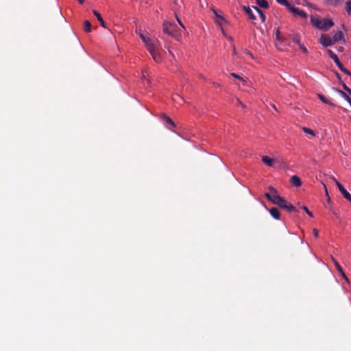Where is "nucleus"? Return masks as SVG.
Wrapping results in <instances>:
<instances>
[{"label": "nucleus", "instance_id": "nucleus-48", "mask_svg": "<svg viewBox=\"0 0 351 351\" xmlns=\"http://www.w3.org/2000/svg\"><path fill=\"white\" fill-rule=\"evenodd\" d=\"M274 108L276 110H277V109H276V106H274Z\"/></svg>", "mask_w": 351, "mask_h": 351}, {"label": "nucleus", "instance_id": "nucleus-12", "mask_svg": "<svg viewBox=\"0 0 351 351\" xmlns=\"http://www.w3.org/2000/svg\"><path fill=\"white\" fill-rule=\"evenodd\" d=\"M242 9L248 15L249 18L251 19V20H255L256 19V16L255 15L253 14L252 10L250 9V7H247L246 5H243L242 7Z\"/></svg>", "mask_w": 351, "mask_h": 351}, {"label": "nucleus", "instance_id": "nucleus-25", "mask_svg": "<svg viewBox=\"0 0 351 351\" xmlns=\"http://www.w3.org/2000/svg\"><path fill=\"white\" fill-rule=\"evenodd\" d=\"M302 130H303L305 133H306V134H311V135H312V136H313L315 135V132H314L313 130H311V129H310V128H308L303 127V128H302Z\"/></svg>", "mask_w": 351, "mask_h": 351}, {"label": "nucleus", "instance_id": "nucleus-9", "mask_svg": "<svg viewBox=\"0 0 351 351\" xmlns=\"http://www.w3.org/2000/svg\"><path fill=\"white\" fill-rule=\"evenodd\" d=\"M333 25L334 23L332 22V20L328 19H324L323 20H322L320 29L327 30L328 29L333 26Z\"/></svg>", "mask_w": 351, "mask_h": 351}, {"label": "nucleus", "instance_id": "nucleus-30", "mask_svg": "<svg viewBox=\"0 0 351 351\" xmlns=\"http://www.w3.org/2000/svg\"><path fill=\"white\" fill-rule=\"evenodd\" d=\"M293 41L296 43L298 45H300L301 43H300V38L298 35L295 36L293 38Z\"/></svg>", "mask_w": 351, "mask_h": 351}, {"label": "nucleus", "instance_id": "nucleus-1", "mask_svg": "<svg viewBox=\"0 0 351 351\" xmlns=\"http://www.w3.org/2000/svg\"><path fill=\"white\" fill-rule=\"evenodd\" d=\"M140 38L145 43L153 60L157 63L160 62L162 61V57L158 47V44L159 43L158 40L157 39L150 38L149 36L145 35H140Z\"/></svg>", "mask_w": 351, "mask_h": 351}, {"label": "nucleus", "instance_id": "nucleus-23", "mask_svg": "<svg viewBox=\"0 0 351 351\" xmlns=\"http://www.w3.org/2000/svg\"><path fill=\"white\" fill-rule=\"evenodd\" d=\"M84 29L86 32H90L92 29V25L88 21H85Z\"/></svg>", "mask_w": 351, "mask_h": 351}, {"label": "nucleus", "instance_id": "nucleus-16", "mask_svg": "<svg viewBox=\"0 0 351 351\" xmlns=\"http://www.w3.org/2000/svg\"><path fill=\"white\" fill-rule=\"evenodd\" d=\"M262 161L269 167H272L274 165V159L269 158L267 156H265L262 158Z\"/></svg>", "mask_w": 351, "mask_h": 351}, {"label": "nucleus", "instance_id": "nucleus-35", "mask_svg": "<svg viewBox=\"0 0 351 351\" xmlns=\"http://www.w3.org/2000/svg\"><path fill=\"white\" fill-rule=\"evenodd\" d=\"M237 103L243 108L245 107V106L239 99H237Z\"/></svg>", "mask_w": 351, "mask_h": 351}, {"label": "nucleus", "instance_id": "nucleus-44", "mask_svg": "<svg viewBox=\"0 0 351 351\" xmlns=\"http://www.w3.org/2000/svg\"><path fill=\"white\" fill-rule=\"evenodd\" d=\"M213 13L215 14V16H217L218 15L217 12L216 10H213Z\"/></svg>", "mask_w": 351, "mask_h": 351}, {"label": "nucleus", "instance_id": "nucleus-22", "mask_svg": "<svg viewBox=\"0 0 351 351\" xmlns=\"http://www.w3.org/2000/svg\"><path fill=\"white\" fill-rule=\"evenodd\" d=\"M318 96H319V98L320 99V100H321L322 102H324V103H325V104H328V105H330V106H335V104H334L332 102H331L329 99H327L325 96H324L323 95H320V94H319V95H318Z\"/></svg>", "mask_w": 351, "mask_h": 351}, {"label": "nucleus", "instance_id": "nucleus-42", "mask_svg": "<svg viewBox=\"0 0 351 351\" xmlns=\"http://www.w3.org/2000/svg\"><path fill=\"white\" fill-rule=\"evenodd\" d=\"M80 4H82L84 0H77Z\"/></svg>", "mask_w": 351, "mask_h": 351}, {"label": "nucleus", "instance_id": "nucleus-26", "mask_svg": "<svg viewBox=\"0 0 351 351\" xmlns=\"http://www.w3.org/2000/svg\"><path fill=\"white\" fill-rule=\"evenodd\" d=\"M280 5H285L286 8L289 6V3L287 0H276Z\"/></svg>", "mask_w": 351, "mask_h": 351}, {"label": "nucleus", "instance_id": "nucleus-21", "mask_svg": "<svg viewBox=\"0 0 351 351\" xmlns=\"http://www.w3.org/2000/svg\"><path fill=\"white\" fill-rule=\"evenodd\" d=\"M256 4L265 9H267L269 8V3L266 0H256Z\"/></svg>", "mask_w": 351, "mask_h": 351}, {"label": "nucleus", "instance_id": "nucleus-5", "mask_svg": "<svg viewBox=\"0 0 351 351\" xmlns=\"http://www.w3.org/2000/svg\"><path fill=\"white\" fill-rule=\"evenodd\" d=\"M326 52L342 72L351 76V73L343 66L337 54L330 49H327Z\"/></svg>", "mask_w": 351, "mask_h": 351}, {"label": "nucleus", "instance_id": "nucleus-6", "mask_svg": "<svg viewBox=\"0 0 351 351\" xmlns=\"http://www.w3.org/2000/svg\"><path fill=\"white\" fill-rule=\"evenodd\" d=\"M287 8L291 12H292L294 16H299L304 19L307 18V14L304 11L300 10L298 8H295V7L293 6L290 3H289V6H287Z\"/></svg>", "mask_w": 351, "mask_h": 351}, {"label": "nucleus", "instance_id": "nucleus-28", "mask_svg": "<svg viewBox=\"0 0 351 351\" xmlns=\"http://www.w3.org/2000/svg\"><path fill=\"white\" fill-rule=\"evenodd\" d=\"M175 16H176V20H177L178 23H179V25L182 27V29H185L184 25L182 23L180 18L178 16V14L176 12H175Z\"/></svg>", "mask_w": 351, "mask_h": 351}, {"label": "nucleus", "instance_id": "nucleus-18", "mask_svg": "<svg viewBox=\"0 0 351 351\" xmlns=\"http://www.w3.org/2000/svg\"><path fill=\"white\" fill-rule=\"evenodd\" d=\"M281 208L286 209L289 213L296 210L295 208L292 204H288L287 201L285 204L282 206Z\"/></svg>", "mask_w": 351, "mask_h": 351}, {"label": "nucleus", "instance_id": "nucleus-20", "mask_svg": "<svg viewBox=\"0 0 351 351\" xmlns=\"http://www.w3.org/2000/svg\"><path fill=\"white\" fill-rule=\"evenodd\" d=\"M93 14L94 15L97 17V20L99 21L100 23V25L103 27H106V23L104 22V21L103 20L101 14L97 12L96 10H93Z\"/></svg>", "mask_w": 351, "mask_h": 351}, {"label": "nucleus", "instance_id": "nucleus-47", "mask_svg": "<svg viewBox=\"0 0 351 351\" xmlns=\"http://www.w3.org/2000/svg\"><path fill=\"white\" fill-rule=\"evenodd\" d=\"M337 76L338 78H339V80H341L340 76H339V75L338 73H337Z\"/></svg>", "mask_w": 351, "mask_h": 351}, {"label": "nucleus", "instance_id": "nucleus-41", "mask_svg": "<svg viewBox=\"0 0 351 351\" xmlns=\"http://www.w3.org/2000/svg\"><path fill=\"white\" fill-rule=\"evenodd\" d=\"M332 180L335 182V184H337V182H339L335 179V177H332Z\"/></svg>", "mask_w": 351, "mask_h": 351}, {"label": "nucleus", "instance_id": "nucleus-19", "mask_svg": "<svg viewBox=\"0 0 351 351\" xmlns=\"http://www.w3.org/2000/svg\"><path fill=\"white\" fill-rule=\"evenodd\" d=\"M334 261V263H335V265L337 268V269L338 270V271L340 273V274L347 280L348 281V279L347 278V276H346L345 273L343 272V269L342 267H341V265L335 260H333Z\"/></svg>", "mask_w": 351, "mask_h": 351}, {"label": "nucleus", "instance_id": "nucleus-7", "mask_svg": "<svg viewBox=\"0 0 351 351\" xmlns=\"http://www.w3.org/2000/svg\"><path fill=\"white\" fill-rule=\"evenodd\" d=\"M319 43L324 47L331 46L335 43L332 38L327 34H322L321 36Z\"/></svg>", "mask_w": 351, "mask_h": 351}, {"label": "nucleus", "instance_id": "nucleus-29", "mask_svg": "<svg viewBox=\"0 0 351 351\" xmlns=\"http://www.w3.org/2000/svg\"><path fill=\"white\" fill-rule=\"evenodd\" d=\"M258 14L261 19L262 22H265L266 20V16L262 10H258Z\"/></svg>", "mask_w": 351, "mask_h": 351}, {"label": "nucleus", "instance_id": "nucleus-32", "mask_svg": "<svg viewBox=\"0 0 351 351\" xmlns=\"http://www.w3.org/2000/svg\"><path fill=\"white\" fill-rule=\"evenodd\" d=\"M231 75L232 77H234V78H237V79H238V80H239L241 81H244V80H243V78L242 77L239 76V75H237L236 73H231Z\"/></svg>", "mask_w": 351, "mask_h": 351}, {"label": "nucleus", "instance_id": "nucleus-17", "mask_svg": "<svg viewBox=\"0 0 351 351\" xmlns=\"http://www.w3.org/2000/svg\"><path fill=\"white\" fill-rule=\"evenodd\" d=\"M311 23L313 26L320 29L322 20L318 18L311 17Z\"/></svg>", "mask_w": 351, "mask_h": 351}, {"label": "nucleus", "instance_id": "nucleus-15", "mask_svg": "<svg viewBox=\"0 0 351 351\" xmlns=\"http://www.w3.org/2000/svg\"><path fill=\"white\" fill-rule=\"evenodd\" d=\"M344 38L343 34L341 31H338L332 37L334 43L341 40Z\"/></svg>", "mask_w": 351, "mask_h": 351}, {"label": "nucleus", "instance_id": "nucleus-14", "mask_svg": "<svg viewBox=\"0 0 351 351\" xmlns=\"http://www.w3.org/2000/svg\"><path fill=\"white\" fill-rule=\"evenodd\" d=\"M291 183L295 186H300L302 184V182L300 178L297 176H293L291 178Z\"/></svg>", "mask_w": 351, "mask_h": 351}, {"label": "nucleus", "instance_id": "nucleus-31", "mask_svg": "<svg viewBox=\"0 0 351 351\" xmlns=\"http://www.w3.org/2000/svg\"><path fill=\"white\" fill-rule=\"evenodd\" d=\"M302 209L304 210L305 212L308 214V215H309L311 217H313L312 212H311L306 206H303Z\"/></svg>", "mask_w": 351, "mask_h": 351}, {"label": "nucleus", "instance_id": "nucleus-27", "mask_svg": "<svg viewBox=\"0 0 351 351\" xmlns=\"http://www.w3.org/2000/svg\"><path fill=\"white\" fill-rule=\"evenodd\" d=\"M340 84H341L343 88L348 93L351 95V89L348 88L342 81H341Z\"/></svg>", "mask_w": 351, "mask_h": 351}, {"label": "nucleus", "instance_id": "nucleus-13", "mask_svg": "<svg viewBox=\"0 0 351 351\" xmlns=\"http://www.w3.org/2000/svg\"><path fill=\"white\" fill-rule=\"evenodd\" d=\"M270 215L276 219H280V211L278 208L273 207L269 210Z\"/></svg>", "mask_w": 351, "mask_h": 351}, {"label": "nucleus", "instance_id": "nucleus-46", "mask_svg": "<svg viewBox=\"0 0 351 351\" xmlns=\"http://www.w3.org/2000/svg\"><path fill=\"white\" fill-rule=\"evenodd\" d=\"M236 54V50H235V48H234L233 49V55H235Z\"/></svg>", "mask_w": 351, "mask_h": 351}, {"label": "nucleus", "instance_id": "nucleus-33", "mask_svg": "<svg viewBox=\"0 0 351 351\" xmlns=\"http://www.w3.org/2000/svg\"><path fill=\"white\" fill-rule=\"evenodd\" d=\"M298 46L304 53H306L308 52L307 49L302 44H300V45Z\"/></svg>", "mask_w": 351, "mask_h": 351}, {"label": "nucleus", "instance_id": "nucleus-40", "mask_svg": "<svg viewBox=\"0 0 351 351\" xmlns=\"http://www.w3.org/2000/svg\"><path fill=\"white\" fill-rule=\"evenodd\" d=\"M173 1L174 4L178 5V3H179V1H180V0H173Z\"/></svg>", "mask_w": 351, "mask_h": 351}, {"label": "nucleus", "instance_id": "nucleus-45", "mask_svg": "<svg viewBox=\"0 0 351 351\" xmlns=\"http://www.w3.org/2000/svg\"><path fill=\"white\" fill-rule=\"evenodd\" d=\"M168 51L171 56H173L172 51L170 49H168Z\"/></svg>", "mask_w": 351, "mask_h": 351}, {"label": "nucleus", "instance_id": "nucleus-38", "mask_svg": "<svg viewBox=\"0 0 351 351\" xmlns=\"http://www.w3.org/2000/svg\"><path fill=\"white\" fill-rule=\"evenodd\" d=\"M141 31V29H139V32H138V29L136 28V32L137 34H138V35H139V36H140V35H144V34H143Z\"/></svg>", "mask_w": 351, "mask_h": 351}, {"label": "nucleus", "instance_id": "nucleus-39", "mask_svg": "<svg viewBox=\"0 0 351 351\" xmlns=\"http://www.w3.org/2000/svg\"><path fill=\"white\" fill-rule=\"evenodd\" d=\"M252 8L258 13V10H261L258 7L256 6H252Z\"/></svg>", "mask_w": 351, "mask_h": 351}, {"label": "nucleus", "instance_id": "nucleus-37", "mask_svg": "<svg viewBox=\"0 0 351 351\" xmlns=\"http://www.w3.org/2000/svg\"><path fill=\"white\" fill-rule=\"evenodd\" d=\"M217 17L219 20H221V21H224V19H223V16H221V15H219V14H218V15L217 16Z\"/></svg>", "mask_w": 351, "mask_h": 351}, {"label": "nucleus", "instance_id": "nucleus-3", "mask_svg": "<svg viewBox=\"0 0 351 351\" xmlns=\"http://www.w3.org/2000/svg\"><path fill=\"white\" fill-rule=\"evenodd\" d=\"M268 189L269 193H266L265 194V197L274 204H276L281 208L285 204L286 200L278 195L277 190L274 187L269 186Z\"/></svg>", "mask_w": 351, "mask_h": 351}, {"label": "nucleus", "instance_id": "nucleus-43", "mask_svg": "<svg viewBox=\"0 0 351 351\" xmlns=\"http://www.w3.org/2000/svg\"><path fill=\"white\" fill-rule=\"evenodd\" d=\"M213 13L215 14V16H217L218 15L217 12L216 10H213Z\"/></svg>", "mask_w": 351, "mask_h": 351}, {"label": "nucleus", "instance_id": "nucleus-4", "mask_svg": "<svg viewBox=\"0 0 351 351\" xmlns=\"http://www.w3.org/2000/svg\"><path fill=\"white\" fill-rule=\"evenodd\" d=\"M162 32L176 40H180V34L177 30V25L173 21H165L162 25Z\"/></svg>", "mask_w": 351, "mask_h": 351}, {"label": "nucleus", "instance_id": "nucleus-34", "mask_svg": "<svg viewBox=\"0 0 351 351\" xmlns=\"http://www.w3.org/2000/svg\"><path fill=\"white\" fill-rule=\"evenodd\" d=\"M313 235L315 237H318L319 236V231L318 230H317L316 228H314L313 230Z\"/></svg>", "mask_w": 351, "mask_h": 351}, {"label": "nucleus", "instance_id": "nucleus-11", "mask_svg": "<svg viewBox=\"0 0 351 351\" xmlns=\"http://www.w3.org/2000/svg\"><path fill=\"white\" fill-rule=\"evenodd\" d=\"M162 119L163 120L165 121V123H166V126L169 128V129H171V127H175V123L171 119L170 117H167V115L165 114H163L162 115Z\"/></svg>", "mask_w": 351, "mask_h": 351}, {"label": "nucleus", "instance_id": "nucleus-24", "mask_svg": "<svg viewBox=\"0 0 351 351\" xmlns=\"http://www.w3.org/2000/svg\"><path fill=\"white\" fill-rule=\"evenodd\" d=\"M346 12L349 15L351 16V1H348L346 3V8H345Z\"/></svg>", "mask_w": 351, "mask_h": 351}, {"label": "nucleus", "instance_id": "nucleus-8", "mask_svg": "<svg viewBox=\"0 0 351 351\" xmlns=\"http://www.w3.org/2000/svg\"><path fill=\"white\" fill-rule=\"evenodd\" d=\"M337 186L343 195V197L351 202V195L346 191L340 182H337Z\"/></svg>", "mask_w": 351, "mask_h": 351}, {"label": "nucleus", "instance_id": "nucleus-36", "mask_svg": "<svg viewBox=\"0 0 351 351\" xmlns=\"http://www.w3.org/2000/svg\"><path fill=\"white\" fill-rule=\"evenodd\" d=\"M276 38H277L278 40H280V31H279V29H277V31H276Z\"/></svg>", "mask_w": 351, "mask_h": 351}, {"label": "nucleus", "instance_id": "nucleus-2", "mask_svg": "<svg viewBox=\"0 0 351 351\" xmlns=\"http://www.w3.org/2000/svg\"><path fill=\"white\" fill-rule=\"evenodd\" d=\"M140 38L145 43L153 60L157 63L160 62L162 61V57L158 47V44L159 43L158 40L157 39L150 38L149 36L145 35H140Z\"/></svg>", "mask_w": 351, "mask_h": 351}, {"label": "nucleus", "instance_id": "nucleus-10", "mask_svg": "<svg viewBox=\"0 0 351 351\" xmlns=\"http://www.w3.org/2000/svg\"><path fill=\"white\" fill-rule=\"evenodd\" d=\"M343 1L344 0H324V3L330 6H337Z\"/></svg>", "mask_w": 351, "mask_h": 351}]
</instances>
